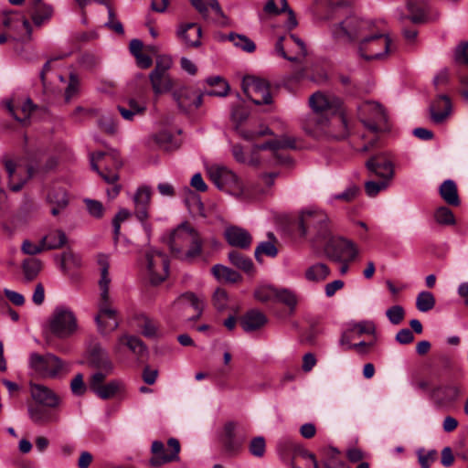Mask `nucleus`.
Segmentation results:
<instances>
[{
	"instance_id": "f257e3e1",
	"label": "nucleus",
	"mask_w": 468,
	"mask_h": 468,
	"mask_svg": "<svg viewBox=\"0 0 468 468\" xmlns=\"http://www.w3.org/2000/svg\"><path fill=\"white\" fill-rule=\"evenodd\" d=\"M312 112L303 120V129L314 138L346 139L348 136L347 122L338 112L339 101L330 99L322 92L314 93L309 99Z\"/></svg>"
},
{
	"instance_id": "f03ea898",
	"label": "nucleus",
	"mask_w": 468,
	"mask_h": 468,
	"mask_svg": "<svg viewBox=\"0 0 468 468\" xmlns=\"http://www.w3.org/2000/svg\"><path fill=\"white\" fill-rule=\"evenodd\" d=\"M98 264L101 269L100 286V301L98 303L99 314L95 316V322L101 334H108L114 331L119 323L116 318V310L111 305V298L109 294V286L111 278L109 276V259L106 255L98 257Z\"/></svg>"
},
{
	"instance_id": "7ed1b4c3",
	"label": "nucleus",
	"mask_w": 468,
	"mask_h": 468,
	"mask_svg": "<svg viewBox=\"0 0 468 468\" xmlns=\"http://www.w3.org/2000/svg\"><path fill=\"white\" fill-rule=\"evenodd\" d=\"M208 175L218 189L226 191L241 200H252L257 197L254 191L244 186L238 176L225 166L212 165L208 169Z\"/></svg>"
},
{
	"instance_id": "20e7f679",
	"label": "nucleus",
	"mask_w": 468,
	"mask_h": 468,
	"mask_svg": "<svg viewBox=\"0 0 468 468\" xmlns=\"http://www.w3.org/2000/svg\"><path fill=\"white\" fill-rule=\"evenodd\" d=\"M297 229L301 236H310L317 245L321 240H326L330 234L327 215L321 210L303 211L298 218Z\"/></svg>"
},
{
	"instance_id": "39448f33",
	"label": "nucleus",
	"mask_w": 468,
	"mask_h": 468,
	"mask_svg": "<svg viewBox=\"0 0 468 468\" xmlns=\"http://www.w3.org/2000/svg\"><path fill=\"white\" fill-rule=\"evenodd\" d=\"M374 24L356 16H349L331 28L332 36L336 40L354 41L363 39L371 32Z\"/></svg>"
},
{
	"instance_id": "423d86ee",
	"label": "nucleus",
	"mask_w": 468,
	"mask_h": 468,
	"mask_svg": "<svg viewBox=\"0 0 468 468\" xmlns=\"http://www.w3.org/2000/svg\"><path fill=\"white\" fill-rule=\"evenodd\" d=\"M48 327L56 337L69 338L78 331V320L69 307L58 305L48 319Z\"/></svg>"
},
{
	"instance_id": "0eeeda50",
	"label": "nucleus",
	"mask_w": 468,
	"mask_h": 468,
	"mask_svg": "<svg viewBox=\"0 0 468 468\" xmlns=\"http://www.w3.org/2000/svg\"><path fill=\"white\" fill-rule=\"evenodd\" d=\"M91 169L96 171L108 184H113L119 179L117 170L122 162L117 151L109 153L97 152L90 155Z\"/></svg>"
},
{
	"instance_id": "6e6552de",
	"label": "nucleus",
	"mask_w": 468,
	"mask_h": 468,
	"mask_svg": "<svg viewBox=\"0 0 468 468\" xmlns=\"http://www.w3.org/2000/svg\"><path fill=\"white\" fill-rule=\"evenodd\" d=\"M358 116L364 126L374 133L389 130L388 115L378 102L365 101L360 104Z\"/></svg>"
},
{
	"instance_id": "1a4fd4ad",
	"label": "nucleus",
	"mask_w": 468,
	"mask_h": 468,
	"mask_svg": "<svg viewBox=\"0 0 468 468\" xmlns=\"http://www.w3.org/2000/svg\"><path fill=\"white\" fill-rule=\"evenodd\" d=\"M391 40L388 35L375 33L373 28L358 46V53L366 60L381 59L390 50Z\"/></svg>"
},
{
	"instance_id": "9d476101",
	"label": "nucleus",
	"mask_w": 468,
	"mask_h": 468,
	"mask_svg": "<svg viewBox=\"0 0 468 468\" xmlns=\"http://www.w3.org/2000/svg\"><path fill=\"white\" fill-rule=\"evenodd\" d=\"M29 366L39 376L49 378H55L69 371L67 365L51 353H32L29 356Z\"/></svg>"
},
{
	"instance_id": "9b49d317",
	"label": "nucleus",
	"mask_w": 468,
	"mask_h": 468,
	"mask_svg": "<svg viewBox=\"0 0 468 468\" xmlns=\"http://www.w3.org/2000/svg\"><path fill=\"white\" fill-rule=\"evenodd\" d=\"M171 67V58L160 56L156 58L154 69L149 74L152 89L155 95L166 93L173 89L175 83L169 74Z\"/></svg>"
},
{
	"instance_id": "f8f14e48",
	"label": "nucleus",
	"mask_w": 468,
	"mask_h": 468,
	"mask_svg": "<svg viewBox=\"0 0 468 468\" xmlns=\"http://www.w3.org/2000/svg\"><path fill=\"white\" fill-rule=\"evenodd\" d=\"M318 245L324 246L325 255L334 261H352L357 255V250L352 241L331 237V233L326 240H321Z\"/></svg>"
},
{
	"instance_id": "ddd939ff",
	"label": "nucleus",
	"mask_w": 468,
	"mask_h": 468,
	"mask_svg": "<svg viewBox=\"0 0 468 468\" xmlns=\"http://www.w3.org/2000/svg\"><path fill=\"white\" fill-rule=\"evenodd\" d=\"M242 90L247 97L256 105L271 104L272 98L269 83L260 78L246 76L242 80Z\"/></svg>"
},
{
	"instance_id": "4468645a",
	"label": "nucleus",
	"mask_w": 468,
	"mask_h": 468,
	"mask_svg": "<svg viewBox=\"0 0 468 468\" xmlns=\"http://www.w3.org/2000/svg\"><path fill=\"white\" fill-rule=\"evenodd\" d=\"M146 267L153 284L163 282L168 276L169 261L165 254L151 250L145 254Z\"/></svg>"
},
{
	"instance_id": "2eb2a0df",
	"label": "nucleus",
	"mask_w": 468,
	"mask_h": 468,
	"mask_svg": "<svg viewBox=\"0 0 468 468\" xmlns=\"http://www.w3.org/2000/svg\"><path fill=\"white\" fill-rule=\"evenodd\" d=\"M108 375L109 374H104L102 372H95L90 376L89 380L90 389L101 399L113 398L124 388L123 382L119 379H112L108 383L103 384Z\"/></svg>"
},
{
	"instance_id": "dca6fc26",
	"label": "nucleus",
	"mask_w": 468,
	"mask_h": 468,
	"mask_svg": "<svg viewBox=\"0 0 468 468\" xmlns=\"http://www.w3.org/2000/svg\"><path fill=\"white\" fill-rule=\"evenodd\" d=\"M167 446L170 449L169 452L165 450L162 441H154L152 443L151 451L153 457L149 461L152 466H160L167 463L178 461L180 452L179 441L176 438H170L167 441Z\"/></svg>"
},
{
	"instance_id": "f3484780",
	"label": "nucleus",
	"mask_w": 468,
	"mask_h": 468,
	"mask_svg": "<svg viewBox=\"0 0 468 468\" xmlns=\"http://www.w3.org/2000/svg\"><path fill=\"white\" fill-rule=\"evenodd\" d=\"M246 439L245 432L238 429L235 422L230 421L225 424L221 441L227 454L230 456L239 454L243 449Z\"/></svg>"
},
{
	"instance_id": "a211bd4d",
	"label": "nucleus",
	"mask_w": 468,
	"mask_h": 468,
	"mask_svg": "<svg viewBox=\"0 0 468 468\" xmlns=\"http://www.w3.org/2000/svg\"><path fill=\"white\" fill-rule=\"evenodd\" d=\"M196 229L190 223L183 222L169 234L167 244L172 253L178 259L184 253L185 247L187 246V242Z\"/></svg>"
},
{
	"instance_id": "6ab92c4d",
	"label": "nucleus",
	"mask_w": 468,
	"mask_h": 468,
	"mask_svg": "<svg viewBox=\"0 0 468 468\" xmlns=\"http://www.w3.org/2000/svg\"><path fill=\"white\" fill-rule=\"evenodd\" d=\"M151 195L152 192L150 187L144 186L139 187L133 196L135 217L142 223L147 235L151 232V226L146 223V220L149 218L148 210L151 204Z\"/></svg>"
},
{
	"instance_id": "aec40b11",
	"label": "nucleus",
	"mask_w": 468,
	"mask_h": 468,
	"mask_svg": "<svg viewBox=\"0 0 468 468\" xmlns=\"http://www.w3.org/2000/svg\"><path fill=\"white\" fill-rule=\"evenodd\" d=\"M172 96L178 109L183 112H188L202 104L204 93H197L188 86H181L173 90Z\"/></svg>"
},
{
	"instance_id": "412c9836",
	"label": "nucleus",
	"mask_w": 468,
	"mask_h": 468,
	"mask_svg": "<svg viewBox=\"0 0 468 468\" xmlns=\"http://www.w3.org/2000/svg\"><path fill=\"white\" fill-rule=\"evenodd\" d=\"M4 164L8 174L10 189L14 192L21 190L26 182L32 176L33 168L23 166L12 160H5Z\"/></svg>"
},
{
	"instance_id": "4be33fe9",
	"label": "nucleus",
	"mask_w": 468,
	"mask_h": 468,
	"mask_svg": "<svg viewBox=\"0 0 468 468\" xmlns=\"http://www.w3.org/2000/svg\"><path fill=\"white\" fill-rule=\"evenodd\" d=\"M191 306L196 311V314L187 318L188 321L198 320L204 311V299L192 292H186L180 294L173 303V308L178 315H182L185 310Z\"/></svg>"
},
{
	"instance_id": "5701e85b",
	"label": "nucleus",
	"mask_w": 468,
	"mask_h": 468,
	"mask_svg": "<svg viewBox=\"0 0 468 468\" xmlns=\"http://www.w3.org/2000/svg\"><path fill=\"white\" fill-rule=\"evenodd\" d=\"M191 306L196 311V314L187 318L188 321L198 320L204 311V299L192 292H186L180 294L173 303V308L178 315H182L185 310Z\"/></svg>"
},
{
	"instance_id": "b1692460",
	"label": "nucleus",
	"mask_w": 468,
	"mask_h": 468,
	"mask_svg": "<svg viewBox=\"0 0 468 468\" xmlns=\"http://www.w3.org/2000/svg\"><path fill=\"white\" fill-rule=\"evenodd\" d=\"M366 166L370 172L382 179L390 181L394 176V165L386 152L371 156L367 161Z\"/></svg>"
},
{
	"instance_id": "393cba45",
	"label": "nucleus",
	"mask_w": 468,
	"mask_h": 468,
	"mask_svg": "<svg viewBox=\"0 0 468 468\" xmlns=\"http://www.w3.org/2000/svg\"><path fill=\"white\" fill-rule=\"evenodd\" d=\"M32 399L39 405L47 408H56L60 403V398L51 388L42 384H30Z\"/></svg>"
},
{
	"instance_id": "a878e982",
	"label": "nucleus",
	"mask_w": 468,
	"mask_h": 468,
	"mask_svg": "<svg viewBox=\"0 0 468 468\" xmlns=\"http://www.w3.org/2000/svg\"><path fill=\"white\" fill-rule=\"evenodd\" d=\"M88 364L90 367L99 369V372L104 374H111L113 369L112 362L107 351L97 345L90 350Z\"/></svg>"
},
{
	"instance_id": "bb28decb",
	"label": "nucleus",
	"mask_w": 468,
	"mask_h": 468,
	"mask_svg": "<svg viewBox=\"0 0 468 468\" xmlns=\"http://www.w3.org/2000/svg\"><path fill=\"white\" fill-rule=\"evenodd\" d=\"M430 117L434 123L441 124L452 112V103L447 95H439L431 104Z\"/></svg>"
},
{
	"instance_id": "cd10ccee",
	"label": "nucleus",
	"mask_w": 468,
	"mask_h": 468,
	"mask_svg": "<svg viewBox=\"0 0 468 468\" xmlns=\"http://www.w3.org/2000/svg\"><path fill=\"white\" fill-rule=\"evenodd\" d=\"M204 239L197 229L191 236L185 251L180 256V260L186 262H194L203 254Z\"/></svg>"
},
{
	"instance_id": "c85d7f7f",
	"label": "nucleus",
	"mask_w": 468,
	"mask_h": 468,
	"mask_svg": "<svg viewBox=\"0 0 468 468\" xmlns=\"http://www.w3.org/2000/svg\"><path fill=\"white\" fill-rule=\"evenodd\" d=\"M225 238L229 245L240 249L250 248L252 238L244 229L239 227H229L225 230Z\"/></svg>"
},
{
	"instance_id": "c756f323",
	"label": "nucleus",
	"mask_w": 468,
	"mask_h": 468,
	"mask_svg": "<svg viewBox=\"0 0 468 468\" xmlns=\"http://www.w3.org/2000/svg\"><path fill=\"white\" fill-rule=\"evenodd\" d=\"M267 321V317L262 312L251 309L242 315L240 325L245 332L250 333L261 328Z\"/></svg>"
},
{
	"instance_id": "7c9ffc66",
	"label": "nucleus",
	"mask_w": 468,
	"mask_h": 468,
	"mask_svg": "<svg viewBox=\"0 0 468 468\" xmlns=\"http://www.w3.org/2000/svg\"><path fill=\"white\" fill-rule=\"evenodd\" d=\"M202 34L201 27L196 23H187L180 27L177 35L181 37L187 46L198 47L200 46V37Z\"/></svg>"
},
{
	"instance_id": "2f4dec72",
	"label": "nucleus",
	"mask_w": 468,
	"mask_h": 468,
	"mask_svg": "<svg viewBox=\"0 0 468 468\" xmlns=\"http://www.w3.org/2000/svg\"><path fill=\"white\" fill-rule=\"evenodd\" d=\"M30 420L36 424H46L58 422V415L50 412L48 410L38 405H29L27 408Z\"/></svg>"
},
{
	"instance_id": "473e14b6",
	"label": "nucleus",
	"mask_w": 468,
	"mask_h": 468,
	"mask_svg": "<svg viewBox=\"0 0 468 468\" xmlns=\"http://www.w3.org/2000/svg\"><path fill=\"white\" fill-rule=\"evenodd\" d=\"M47 199L49 204L53 205V207L51 208V214L53 216L58 215L59 212L64 209L69 203L66 191L60 187H53L50 189Z\"/></svg>"
},
{
	"instance_id": "72a5a7b5",
	"label": "nucleus",
	"mask_w": 468,
	"mask_h": 468,
	"mask_svg": "<svg viewBox=\"0 0 468 468\" xmlns=\"http://www.w3.org/2000/svg\"><path fill=\"white\" fill-rule=\"evenodd\" d=\"M6 108L16 121L26 123L29 120L35 106L32 101L27 99L19 106H14L11 102H7Z\"/></svg>"
},
{
	"instance_id": "f704fd0d",
	"label": "nucleus",
	"mask_w": 468,
	"mask_h": 468,
	"mask_svg": "<svg viewBox=\"0 0 468 468\" xmlns=\"http://www.w3.org/2000/svg\"><path fill=\"white\" fill-rule=\"evenodd\" d=\"M441 198L450 206H459L460 198L458 196L457 186L452 179L442 182L439 188Z\"/></svg>"
},
{
	"instance_id": "c9c22d12",
	"label": "nucleus",
	"mask_w": 468,
	"mask_h": 468,
	"mask_svg": "<svg viewBox=\"0 0 468 468\" xmlns=\"http://www.w3.org/2000/svg\"><path fill=\"white\" fill-rule=\"evenodd\" d=\"M121 346H126L133 354L142 356L147 350L144 342L133 335H123L119 337L118 345L115 346L116 352L120 351Z\"/></svg>"
},
{
	"instance_id": "e433bc0d",
	"label": "nucleus",
	"mask_w": 468,
	"mask_h": 468,
	"mask_svg": "<svg viewBox=\"0 0 468 468\" xmlns=\"http://www.w3.org/2000/svg\"><path fill=\"white\" fill-rule=\"evenodd\" d=\"M44 250H57L62 248L68 241L64 231L57 229L41 239Z\"/></svg>"
},
{
	"instance_id": "4c0bfd02",
	"label": "nucleus",
	"mask_w": 468,
	"mask_h": 468,
	"mask_svg": "<svg viewBox=\"0 0 468 468\" xmlns=\"http://www.w3.org/2000/svg\"><path fill=\"white\" fill-rule=\"evenodd\" d=\"M330 274L329 267L324 263H316L306 269L304 277L307 281L320 282L324 281Z\"/></svg>"
},
{
	"instance_id": "58836bf2",
	"label": "nucleus",
	"mask_w": 468,
	"mask_h": 468,
	"mask_svg": "<svg viewBox=\"0 0 468 468\" xmlns=\"http://www.w3.org/2000/svg\"><path fill=\"white\" fill-rule=\"evenodd\" d=\"M211 271L218 280H224L233 283L241 280V276L238 271L221 264L214 265Z\"/></svg>"
},
{
	"instance_id": "ea45409f",
	"label": "nucleus",
	"mask_w": 468,
	"mask_h": 468,
	"mask_svg": "<svg viewBox=\"0 0 468 468\" xmlns=\"http://www.w3.org/2000/svg\"><path fill=\"white\" fill-rule=\"evenodd\" d=\"M190 2L204 18H207L208 16V6H210L217 15L222 17L224 16L218 0H190Z\"/></svg>"
},
{
	"instance_id": "a19ab883",
	"label": "nucleus",
	"mask_w": 468,
	"mask_h": 468,
	"mask_svg": "<svg viewBox=\"0 0 468 468\" xmlns=\"http://www.w3.org/2000/svg\"><path fill=\"white\" fill-rule=\"evenodd\" d=\"M206 82L211 87L219 86V90H205L204 95L224 97L229 90V83L219 76L209 77Z\"/></svg>"
},
{
	"instance_id": "79ce46f5",
	"label": "nucleus",
	"mask_w": 468,
	"mask_h": 468,
	"mask_svg": "<svg viewBox=\"0 0 468 468\" xmlns=\"http://www.w3.org/2000/svg\"><path fill=\"white\" fill-rule=\"evenodd\" d=\"M229 260L232 265L242 270L246 273H250L253 271L252 261L237 250H231L229 253Z\"/></svg>"
},
{
	"instance_id": "37998d69",
	"label": "nucleus",
	"mask_w": 468,
	"mask_h": 468,
	"mask_svg": "<svg viewBox=\"0 0 468 468\" xmlns=\"http://www.w3.org/2000/svg\"><path fill=\"white\" fill-rule=\"evenodd\" d=\"M228 39L242 51L252 53L256 49L255 43L245 35L230 33L228 36Z\"/></svg>"
},
{
	"instance_id": "c03bdc74",
	"label": "nucleus",
	"mask_w": 468,
	"mask_h": 468,
	"mask_svg": "<svg viewBox=\"0 0 468 468\" xmlns=\"http://www.w3.org/2000/svg\"><path fill=\"white\" fill-rule=\"evenodd\" d=\"M42 268V262L38 259L28 258L22 263L23 273L27 281L34 280Z\"/></svg>"
},
{
	"instance_id": "a18cd8bd",
	"label": "nucleus",
	"mask_w": 468,
	"mask_h": 468,
	"mask_svg": "<svg viewBox=\"0 0 468 468\" xmlns=\"http://www.w3.org/2000/svg\"><path fill=\"white\" fill-rule=\"evenodd\" d=\"M275 302L283 303L289 307L291 313H293L296 308L298 299L296 294L289 289H277Z\"/></svg>"
},
{
	"instance_id": "49530a36",
	"label": "nucleus",
	"mask_w": 468,
	"mask_h": 468,
	"mask_svg": "<svg viewBox=\"0 0 468 468\" xmlns=\"http://www.w3.org/2000/svg\"><path fill=\"white\" fill-rule=\"evenodd\" d=\"M432 394L435 398L440 399L441 402H450L457 399L459 390L453 386L437 387L433 389Z\"/></svg>"
},
{
	"instance_id": "de8ad7c7",
	"label": "nucleus",
	"mask_w": 468,
	"mask_h": 468,
	"mask_svg": "<svg viewBox=\"0 0 468 468\" xmlns=\"http://www.w3.org/2000/svg\"><path fill=\"white\" fill-rule=\"evenodd\" d=\"M435 306V298L430 292H420L416 298V307L420 312L427 313Z\"/></svg>"
},
{
	"instance_id": "09e8293b",
	"label": "nucleus",
	"mask_w": 468,
	"mask_h": 468,
	"mask_svg": "<svg viewBox=\"0 0 468 468\" xmlns=\"http://www.w3.org/2000/svg\"><path fill=\"white\" fill-rule=\"evenodd\" d=\"M30 14L34 24L39 27L50 19L53 14V7L50 5L45 4L36 10H33Z\"/></svg>"
},
{
	"instance_id": "8fccbe9b",
	"label": "nucleus",
	"mask_w": 468,
	"mask_h": 468,
	"mask_svg": "<svg viewBox=\"0 0 468 468\" xmlns=\"http://www.w3.org/2000/svg\"><path fill=\"white\" fill-rule=\"evenodd\" d=\"M154 141L158 146L165 151H172L178 147L174 136L167 131H162L154 135Z\"/></svg>"
},
{
	"instance_id": "3c124183",
	"label": "nucleus",
	"mask_w": 468,
	"mask_h": 468,
	"mask_svg": "<svg viewBox=\"0 0 468 468\" xmlns=\"http://www.w3.org/2000/svg\"><path fill=\"white\" fill-rule=\"evenodd\" d=\"M348 331L353 336H361L362 335H375L376 327L372 322L362 321L356 324H350Z\"/></svg>"
},
{
	"instance_id": "603ef678",
	"label": "nucleus",
	"mask_w": 468,
	"mask_h": 468,
	"mask_svg": "<svg viewBox=\"0 0 468 468\" xmlns=\"http://www.w3.org/2000/svg\"><path fill=\"white\" fill-rule=\"evenodd\" d=\"M277 289L271 285L260 286L255 290L254 297L261 303L275 302Z\"/></svg>"
},
{
	"instance_id": "864d4df0",
	"label": "nucleus",
	"mask_w": 468,
	"mask_h": 468,
	"mask_svg": "<svg viewBox=\"0 0 468 468\" xmlns=\"http://www.w3.org/2000/svg\"><path fill=\"white\" fill-rule=\"evenodd\" d=\"M434 218L440 225L451 226L455 224V218L452 211L444 206H441L435 210Z\"/></svg>"
},
{
	"instance_id": "5fc2aeb1",
	"label": "nucleus",
	"mask_w": 468,
	"mask_h": 468,
	"mask_svg": "<svg viewBox=\"0 0 468 468\" xmlns=\"http://www.w3.org/2000/svg\"><path fill=\"white\" fill-rule=\"evenodd\" d=\"M407 6L410 14V16L406 17L407 19H410L414 24L423 23L426 20V14L423 6L413 1H409Z\"/></svg>"
},
{
	"instance_id": "6e6d98bb",
	"label": "nucleus",
	"mask_w": 468,
	"mask_h": 468,
	"mask_svg": "<svg viewBox=\"0 0 468 468\" xmlns=\"http://www.w3.org/2000/svg\"><path fill=\"white\" fill-rule=\"evenodd\" d=\"M249 451L254 457H263L266 451L265 439L262 436L253 438L249 443Z\"/></svg>"
},
{
	"instance_id": "4d7b16f0",
	"label": "nucleus",
	"mask_w": 468,
	"mask_h": 468,
	"mask_svg": "<svg viewBox=\"0 0 468 468\" xmlns=\"http://www.w3.org/2000/svg\"><path fill=\"white\" fill-rule=\"evenodd\" d=\"M278 250L271 241H262L255 249L254 256L258 261H261V255L265 254L269 257H275Z\"/></svg>"
},
{
	"instance_id": "13d9d810",
	"label": "nucleus",
	"mask_w": 468,
	"mask_h": 468,
	"mask_svg": "<svg viewBox=\"0 0 468 468\" xmlns=\"http://www.w3.org/2000/svg\"><path fill=\"white\" fill-rule=\"evenodd\" d=\"M417 455L421 468H430L437 460L438 453L435 450L425 451L424 449H419Z\"/></svg>"
},
{
	"instance_id": "bf43d9fd",
	"label": "nucleus",
	"mask_w": 468,
	"mask_h": 468,
	"mask_svg": "<svg viewBox=\"0 0 468 468\" xmlns=\"http://www.w3.org/2000/svg\"><path fill=\"white\" fill-rule=\"evenodd\" d=\"M389 180L382 179L379 182L367 181L365 183V190L368 197H376L380 191L385 190L388 186Z\"/></svg>"
},
{
	"instance_id": "052dcab7",
	"label": "nucleus",
	"mask_w": 468,
	"mask_h": 468,
	"mask_svg": "<svg viewBox=\"0 0 468 468\" xmlns=\"http://www.w3.org/2000/svg\"><path fill=\"white\" fill-rule=\"evenodd\" d=\"M386 315L392 324H399L405 316L404 308L400 305H393L386 311Z\"/></svg>"
},
{
	"instance_id": "680f3d73",
	"label": "nucleus",
	"mask_w": 468,
	"mask_h": 468,
	"mask_svg": "<svg viewBox=\"0 0 468 468\" xmlns=\"http://www.w3.org/2000/svg\"><path fill=\"white\" fill-rule=\"evenodd\" d=\"M287 8V0H269L264 6V11L268 14L278 15L285 12Z\"/></svg>"
},
{
	"instance_id": "e2e57ef3",
	"label": "nucleus",
	"mask_w": 468,
	"mask_h": 468,
	"mask_svg": "<svg viewBox=\"0 0 468 468\" xmlns=\"http://www.w3.org/2000/svg\"><path fill=\"white\" fill-rule=\"evenodd\" d=\"M359 194V188L356 185H351L346 187L342 193L335 194L332 197L335 200H341L345 202L353 201Z\"/></svg>"
},
{
	"instance_id": "0e129e2a",
	"label": "nucleus",
	"mask_w": 468,
	"mask_h": 468,
	"mask_svg": "<svg viewBox=\"0 0 468 468\" xmlns=\"http://www.w3.org/2000/svg\"><path fill=\"white\" fill-rule=\"evenodd\" d=\"M107 10H108V21L105 23V27H109L110 29L113 30L117 34H123V27L122 24L115 18V13L110 4L108 5Z\"/></svg>"
},
{
	"instance_id": "69168bd1",
	"label": "nucleus",
	"mask_w": 468,
	"mask_h": 468,
	"mask_svg": "<svg viewBox=\"0 0 468 468\" xmlns=\"http://www.w3.org/2000/svg\"><path fill=\"white\" fill-rule=\"evenodd\" d=\"M213 304L218 311H224L228 305V294L225 290L218 288L213 294Z\"/></svg>"
},
{
	"instance_id": "338daca9",
	"label": "nucleus",
	"mask_w": 468,
	"mask_h": 468,
	"mask_svg": "<svg viewBox=\"0 0 468 468\" xmlns=\"http://www.w3.org/2000/svg\"><path fill=\"white\" fill-rule=\"evenodd\" d=\"M98 124L101 129L108 133H114L117 129L116 122L114 118L110 114L101 116L98 121Z\"/></svg>"
},
{
	"instance_id": "774afa93",
	"label": "nucleus",
	"mask_w": 468,
	"mask_h": 468,
	"mask_svg": "<svg viewBox=\"0 0 468 468\" xmlns=\"http://www.w3.org/2000/svg\"><path fill=\"white\" fill-rule=\"evenodd\" d=\"M70 388L74 395L81 396L86 391V386L83 382V375L79 373L70 382Z\"/></svg>"
}]
</instances>
